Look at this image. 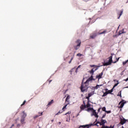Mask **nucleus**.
Returning <instances> with one entry per match:
<instances>
[{"label": "nucleus", "instance_id": "nucleus-1", "mask_svg": "<svg viewBox=\"0 0 128 128\" xmlns=\"http://www.w3.org/2000/svg\"><path fill=\"white\" fill-rule=\"evenodd\" d=\"M96 122H97L96 123ZM106 122V120H104V119H101L100 122L98 121V119H96V121L93 124L80 126L78 128H89L90 126H98V124L100 126H102V128H110V126H104V124Z\"/></svg>", "mask_w": 128, "mask_h": 128}, {"label": "nucleus", "instance_id": "nucleus-2", "mask_svg": "<svg viewBox=\"0 0 128 128\" xmlns=\"http://www.w3.org/2000/svg\"><path fill=\"white\" fill-rule=\"evenodd\" d=\"M88 84H89L86 82H85L84 83V81L82 82L80 86V90L82 92H86V90H88Z\"/></svg>", "mask_w": 128, "mask_h": 128}, {"label": "nucleus", "instance_id": "nucleus-3", "mask_svg": "<svg viewBox=\"0 0 128 128\" xmlns=\"http://www.w3.org/2000/svg\"><path fill=\"white\" fill-rule=\"evenodd\" d=\"M80 44H82V41H80V40H78L76 41L74 45V49L76 50H78L80 48Z\"/></svg>", "mask_w": 128, "mask_h": 128}, {"label": "nucleus", "instance_id": "nucleus-4", "mask_svg": "<svg viewBox=\"0 0 128 128\" xmlns=\"http://www.w3.org/2000/svg\"><path fill=\"white\" fill-rule=\"evenodd\" d=\"M108 58H109V60H108V62H104L103 64L104 66H110V65L112 64V62H112V56H110Z\"/></svg>", "mask_w": 128, "mask_h": 128}, {"label": "nucleus", "instance_id": "nucleus-5", "mask_svg": "<svg viewBox=\"0 0 128 128\" xmlns=\"http://www.w3.org/2000/svg\"><path fill=\"white\" fill-rule=\"evenodd\" d=\"M90 68H93L91 70H94V72H96V70H98V68H100V66H96V65H90Z\"/></svg>", "mask_w": 128, "mask_h": 128}, {"label": "nucleus", "instance_id": "nucleus-6", "mask_svg": "<svg viewBox=\"0 0 128 128\" xmlns=\"http://www.w3.org/2000/svg\"><path fill=\"white\" fill-rule=\"evenodd\" d=\"M124 104H126V102H124V100H122V101H120L119 104H118V105L120 106H118V108H124Z\"/></svg>", "mask_w": 128, "mask_h": 128}, {"label": "nucleus", "instance_id": "nucleus-7", "mask_svg": "<svg viewBox=\"0 0 128 128\" xmlns=\"http://www.w3.org/2000/svg\"><path fill=\"white\" fill-rule=\"evenodd\" d=\"M68 104H67L65 106H64L63 107V108H62V111L60 112V110L56 114V116H58V114H62V112H64V108H66V106H68Z\"/></svg>", "mask_w": 128, "mask_h": 128}, {"label": "nucleus", "instance_id": "nucleus-8", "mask_svg": "<svg viewBox=\"0 0 128 128\" xmlns=\"http://www.w3.org/2000/svg\"><path fill=\"white\" fill-rule=\"evenodd\" d=\"M102 74H104V71H102L98 75H96V78H98V80H100V78H102Z\"/></svg>", "mask_w": 128, "mask_h": 128}, {"label": "nucleus", "instance_id": "nucleus-9", "mask_svg": "<svg viewBox=\"0 0 128 128\" xmlns=\"http://www.w3.org/2000/svg\"><path fill=\"white\" fill-rule=\"evenodd\" d=\"M92 80H94V76H91L86 80V82L89 84L90 82H92Z\"/></svg>", "mask_w": 128, "mask_h": 128}, {"label": "nucleus", "instance_id": "nucleus-10", "mask_svg": "<svg viewBox=\"0 0 128 128\" xmlns=\"http://www.w3.org/2000/svg\"><path fill=\"white\" fill-rule=\"evenodd\" d=\"M106 32H108L106 31V30H104L103 32H102V30H100L98 32V34H106Z\"/></svg>", "mask_w": 128, "mask_h": 128}, {"label": "nucleus", "instance_id": "nucleus-11", "mask_svg": "<svg viewBox=\"0 0 128 128\" xmlns=\"http://www.w3.org/2000/svg\"><path fill=\"white\" fill-rule=\"evenodd\" d=\"M92 115L95 116V118H98V114H96V110L93 109L92 111Z\"/></svg>", "mask_w": 128, "mask_h": 128}, {"label": "nucleus", "instance_id": "nucleus-12", "mask_svg": "<svg viewBox=\"0 0 128 128\" xmlns=\"http://www.w3.org/2000/svg\"><path fill=\"white\" fill-rule=\"evenodd\" d=\"M96 36V34L93 33L90 35V38H94Z\"/></svg>", "mask_w": 128, "mask_h": 128}, {"label": "nucleus", "instance_id": "nucleus-13", "mask_svg": "<svg viewBox=\"0 0 128 128\" xmlns=\"http://www.w3.org/2000/svg\"><path fill=\"white\" fill-rule=\"evenodd\" d=\"M86 108V104H82L80 106V108L82 110H84Z\"/></svg>", "mask_w": 128, "mask_h": 128}, {"label": "nucleus", "instance_id": "nucleus-14", "mask_svg": "<svg viewBox=\"0 0 128 128\" xmlns=\"http://www.w3.org/2000/svg\"><path fill=\"white\" fill-rule=\"evenodd\" d=\"M126 119L124 118L121 119L120 124H121L122 125V124H126Z\"/></svg>", "mask_w": 128, "mask_h": 128}, {"label": "nucleus", "instance_id": "nucleus-15", "mask_svg": "<svg viewBox=\"0 0 128 128\" xmlns=\"http://www.w3.org/2000/svg\"><path fill=\"white\" fill-rule=\"evenodd\" d=\"M70 96H68L65 100L66 102H68V104H70V102L68 101L70 100Z\"/></svg>", "mask_w": 128, "mask_h": 128}, {"label": "nucleus", "instance_id": "nucleus-16", "mask_svg": "<svg viewBox=\"0 0 128 128\" xmlns=\"http://www.w3.org/2000/svg\"><path fill=\"white\" fill-rule=\"evenodd\" d=\"M53 102H54V100H51L50 102H48L47 106H52V104Z\"/></svg>", "mask_w": 128, "mask_h": 128}, {"label": "nucleus", "instance_id": "nucleus-17", "mask_svg": "<svg viewBox=\"0 0 128 128\" xmlns=\"http://www.w3.org/2000/svg\"><path fill=\"white\" fill-rule=\"evenodd\" d=\"M124 32H124V28H123L122 30H120V31L119 32V36H120V34H124Z\"/></svg>", "mask_w": 128, "mask_h": 128}, {"label": "nucleus", "instance_id": "nucleus-18", "mask_svg": "<svg viewBox=\"0 0 128 128\" xmlns=\"http://www.w3.org/2000/svg\"><path fill=\"white\" fill-rule=\"evenodd\" d=\"M102 84H100V85H96L95 87H94V90H98V88H100V86H102Z\"/></svg>", "mask_w": 128, "mask_h": 128}, {"label": "nucleus", "instance_id": "nucleus-19", "mask_svg": "<svg viewBox=\"0 0 128 128\" xmlns=\"http://www.w3.org/2000/svg\"><path fill=\"white\" fill-rule=\"evenodd\" d=\"M122 12H124V9H122L120 10V16L118 18H120V16H122Z\"/></svg>", "mask_w": 128, "mask_h": 128}, {"label": "nucleus", "instance_id": "nucleus-20", "mask_svg": "<svg viewBox=\"0 0 128 128\" xmlns=\"http://www.w3.org/2000/svg\"><path fill=\"white\" fill-rule=\"evenodd\" d=\"M108 92H105L104 93L103 95L102 96L104 98V96H108Z\"/></svg>", "mask_w": 128, "mask_h": 128}, {"label": "nucleus", "instance_id": "nucleus-21", "mask_svg": "<svg viewBox=\"0 0 128 128\" xmlns=\"http://www.w3.org/2000/svg\"><path fill=\"white\" fill-rule=\"evenodd\" d=\"M90 74H92V76H94V70H91L90 71H89Z\"/></svg>", "mask_w": 128, "mask_h": 128}, {"label": "nucleus", "instance_id": "nucleus-22", "mask_svg": "<svg viewBox=\"0 0 128 128\" xmlns=\"http://www.w3.org/2000/svg\"><path fill=\"white\" fill-rule=\"evenodd\" d=\"M112 92H114V88L112 89H111L110 90H108V94H112Z\"/></svg>", "mask_w": 128, "mask_h": 128}, {"label": "nucleus", "instance_id": "nucleus-23", "mask_svg": "<svg viewBox=\"0 0 128 128\" xmlns=\"http://www.w3.org/2000/svg\"><path fill=\"white\" fill-rule=\"evenodd\" d=\"M120 58H116V60L114 62H113V64H116V62H118L120 60Z\"/></svg>", "mask_w": 128, "mask_h": 128}, {"label": "nucleus", "instance_id": "nucleus-24", "mask_svg": "<svg viewBox=\"0 0 128 128\" xmlns=\"http://www.w3.org/2000/svg\"><path fill=\"white\" fill-rule=\"evenodd\" d=\"M74 55L71 58L70 60L69 61L68 64H72V61L74 60Z\"/></svg>", "mask_w": 128, "mask_h": 128}, {"label": "nucleus", "instance_id": "nucleus-25", "mask_svg": "<svg viewBox=\"0 0 128 128\" xmlns=\"http://www.w3.org/2000/svg\"><path fill=\"white\" fill-rule=\"evenodd\" d=\"M118 96H120V98H122V91H120L118 94Z\"/></svg>", "mask_w": 128, "mask_h": 128}, {"label": "nucleus", "instance_id": "nucleus-26", "mask_svg": "<svg viewBox=\"0 0 128 128\" xmlns=\"http://www.w3.org/2000/svg\"><path fill=\"white\" fill-rule=\"evenodd\" d=\"M23 118H24L26 116V114L24 112H23Z\"/></svg>", "mask_w": 128, "mask_h": 128}, {"label": "nucleus", "instance_id": "nucleus-27", "mask_svg": "<svg viewBox=\"0 0 128 128\" xmlns=\"http://www.w3.org/2000/svg\"><path fill=\"white\" fill-rule=\"evenodd\" d=\"M94 95V93L92 92H90L88 94V96H89L90 98V96H92Z\"/></svg>", "mask_w": 128, "mask_h": 128}, {"label": "nucleus", "instance_id": "nucleus-28", "mask_svg": "<svg viewBox=\"0 0 128 128\" xmlns=\"http://www.w3.org/2000/svg\"><path fill=\"white\" fill-rule=\"evenodd\" d=\"M21 124H23L24 122V118H23L20 120Z\"/></svg>", "mask_w": 128, "mask_h": 128}, {"label": "nucleus", "instance_id": "nucleus-29", "mask_svg": "<svg viewBox=\"0 0 128 128\" xmlns=\"http://www.w3.org/2000/svg\"><path fill=\"white\" fill-rule=\"evenodd\" d=\"M26 100H24L23 102V103L21 104V106H24V104H26Z\"/></svg>", "mask_w": 128, "mask_h": 128}, {"label": "nucleus", "instance_id": "nucleus-30", "mask_svg": "<svg viewBox=\"0 0 128 128\" xmlns=\"http://www.w3.org/2000/svg\"><path fill=\"white\" fill-rule=\"evenodd\" d=\"M90 104L88 102L86 105V108H90Z\"/></svg>", "mask_w": 128, "mask_h": 128}, {"label": "nucleus", "instance_id": "nucleus-31", "mask_svg": "<svg viewBox=\"0 0 128 128\" xmlns=\"http://www.w3.org/2000/svg\"><path fill=\"white\" fill-rule=\"evenodd\" d=\"M87 110L88 112H90V110H94V108H88Z\"/></svg>", "mask_w": 128, "mask_h": 128}, {"label": "nucleus", "instance_id": "nucleus-32", "mask_svg": "<svg viewBox=\"0 0 128 128\" xmlns=\"http://www.w3.org/2000/svg\"><path fill=\"white\" fill-rule=\"evenodd\" d=\"M106 114L104 113V114H103L102 116V119L104 118H106Z\"/></svg>", "mask_w": 128, "mask_h": 128}, {"label": "nucleus", "instance_id": "nucleus-33", "mask_svg": "<svg viewBox=\"0 0 128 128\" xmlns=\"http://www.w3.org/2000/svg\"><path fill=\"white\" fill-rule=\"evenodd\" d=\"M102 110L103 111V112H106V107H103L102 108Z\"/></svg>", "mask_w": 128, "mask_h": 128}, {"label": "nucleus", "instance_id": "nucleus-34", "mask_svg": "<svg viewBox=\"0 0 128 128\" xmlns=\"http://www.w3.org/2000/svg\"><path fill=\"white\" fill-rule=\"evenodd\" d=\"M128 60L124 62H122L123 65L124 66V64H128Z\"/></svg>", "mask_w": 128, "mask_h": 128}, {"label": "nucleus", "instance_id": "nucleus-35", "mask_svg": "<svg viewBox=\"0 0 128 128\" xmlns=\"http://www.w3.org/2000/svg\"><path fill=\"white\" fill-rule=\"evenodd\" d=\"M72 114L71 112H68L67 113H66L64 115L66 116V114Z\"/></svg>", "mask_w": 128, "mask_h": 128}, {"label": "nucleus", "instance_id": "nucleus-36", "mask_svg": "<svg viewBox=\"0 0 128 128\" xmlns=\"http://www.w3.org/2000/svg\"><path fill=\"white\" fill-rule=\"evenodd\" d=\"M105 112H106V114H110L112 112V111L110 110H108V111H106Z\"/></svg>", "mask_w": 128, "mask_h": 128}, {"label": "nucleus", "instance_id": "nucleus-37", "mask_svg": "<svg viewBox=\"0 0 128 128\" xmlns=\"http://www.w3.org/2000/svg\"><path fill=\"white\" fill-rule=\"evenodd\" d=\"M38 116H40V115H36L34 116V120H36V118H38Z\"/></svg>", "mask_w": 128, "mask_h": 128}, {"label": "nucleus", "instance_id": "nucleus-38", "mask_svg": "<svg viewBox=\"0 0 128 128\" xmlns=\"http://www.w3.org/2000/svg\"><path fill=\"white\" fill-rule=\"evenodd\" d=\"M77 56H82V54H80V53L78 54Z\"/></svg>", "mask_w": 128, "mask_h": 128}, {"label": "nucleus", "instance_id": "nucleus-39", "mask_svg": "<svg viewBox=\"0 0 128 128\" xmlns=\"http://www.w3.org/2000/svg\"><path fill=\"white\" fill-rule=\"evenodd\" d=\"M118 83H117V84H114V88H116V86H118Z\"/></svg>", "mask_w": 128, "mask_h": 128}, {"label": "nucleus", "instance_id": "nucleus-40", "mask_svg": "<svg viewBox=\"0 0 128 128\" xmlns=\"http://www.w3.org/2000/svg\"><path fill=\"white\" fill-rule=\"evenodd\" d=\"M104 90L106 91V92H108V88H105Z\"/></svg>", "mask_w": 128, "mask_h": 128}, {"label": "nucleus", "instance_id": "nucleus-41", "mask_svg": "<svg viewBox=\"0 0 128 128\" xmlns=\"http://www.w3.org/2000/svg\"><path fill=\"white\" fill-rule=\"evenodd\" d=\"M39 114V116H42V114H43V112H39L38 113Z\"/></svg>", "mask_w": 128, "mask_h": 128}, {"label": "nucleus", "instance_id": "nucleus-42", "mask_svg": "<svg viewBox=\"0 0 128 128\" xmlns=\"http://www.w3.org/2000/svg\"><path fill=\"white\" fill-rule=\"evenodd\" d=\"M101 108H99L98 110V112H100Z\"/></svg>", "mask_w": 128, "mask_h": 128}, {"label": "nucleus", "instance_id": "nucleus-43", "mask_svg": "<svg viewBox=\"0 0 128 128\" xmlns=\"http://www.w3.org/2000/svg\"><path fill=\"white\" fill-rule=\"evenodd\" d=\"M20 124H18L17 128H20Z\"/></svg>", "mask_w": 128, "mask_h": 128}, {"label": "nucleus", "instance_id": "nucleus-44", "mask_svg": "<svg viewBox=\"0 0 128 128\" xmlns=\"http://www.w3.org/2000/svg\"><path fill=\"white\" fill-rule=\"evenodd\" d=\"M90 97H89V96H88L86 97V98L87 100H90Z\"/></svg>", "mask_w": 128, "mask_h": 128}, {"label": "nucleus", "instance_id": "nucleus-45", "mask_svg": "<svg viewBox=\"0 0 128 128\" xmlns=\"http://www.w3.org/2000/svg\"><path fill=\"white\" fill-rule=\"evenodd\" d=\"M14 124H12L11 126V128H14Z\"/></svg>", "mask_w": 128, "mask_h": 128}, {"label": "nucleus", "instance_id": "nucleus-46", "mask_svg": "<svg viewBox=\"0 0 128 128\" xmlns=\"http://www.w3.org/2000/svg\"><path fill=\"white\" fill-rule=\"evenodd\" d=\"M125 80V82H128V78L126 80Z\"/></svg>", "mask_w": 128, "mask_h": 128}, {"label": "nucleus", "instance_id": "nucleus-47", "mask_svg": "<svg viewBox=\"0 0 128 128\" xmlns=\"http://www.w3.org/2000/svg\"><path fill=\"white\" fill-rule=\"evenodd\" d=\"M109 128H114V126H110Z\"/></svg>", "mask_w": 128, "mask_h": 128}, {"label": "nucleus", "instance_id": "nucleus-48", "mask_svg": "<svg viewBox=\"0 0 128 128\" xmlns=\"http://www.w3.org/2000/svg\"><path fill=\"white\" fill-rule=\"evenodd\" d=\"M114 53H112L111 54V56H114Z\"/></svg>", "mask_w": 128, "mask_h": 128}, {"label": "nucleus", "instance_id": "nucleus-49", "mask_svg": "<svg viewBox=\"0 0 128 128\" xmlns=\"http://www.w3.org/2000/svg\"><path fill=\"white\" fill-rule=\"evenodd\" d=\"M54 120H52V122H54Z\"/></svg>", "mask_w": 128, "mask_h": 128}, {"label": "nucleus", "instance_id": "nucleus-50", "mask_svg": "<svg viewBox=\"0 0 128 128\" xmlns=\"http://www.w3.org/2000/svg\"><path fill=\"white\" fill-rule=\"evenodd\" d=\"M84 104H86V103L84 102Z\"/></svg>", "mask_w": 128, "mask_h": 128}, {"label": "nucleus", "instance_id": "nucleus-51", "mask_svg": "<svg viewBox=\"0 0 128 128\" xmlns=\"http://www.w3.org/2000/svg\"><path fill=\"white\" fill-rule=\"evenodd\" d=\"M126 88H128V86H126Z\"/></svg>", "mask_w": 128, "mask_h": 128}, {"label": "nucleus", "instance_id": "nucleus-52", "mask_svg": "<svg viewBox=\"0 0 128 128\" xmlns=\"http://www.w3.org/2000/svg\"><path fill=\"white\" fill-rule=\"evenodd\" d=\"M76 70H78V68H77L76 70Z\"/></svg>", "mask_w": 128, "mask_h": 128}, {"label": "nucleus", "instance_id": "nucleus-53", "mask_svg": "<svg viewBox=\"0 0 128 128\" xmlns=\"http://www.w3.org/2000/svg\"><path fill=\"white\" fill-rule=\"evenodd\" d=\"M84 96V94H82V96Z\"/></svg>", "mask_w": 128, "mask_h": 128}, {"label": "nucleus", "instance_id": "nucleus-54", "mask_svg": "<svg viewBox=\"0 0 128 128\" xmlns=\"http://www.w3.org/2000/svg\"><path fill=\"white\" fill-rule=\"evenodd\" d=\"M122 128H124V126H122Z\"/></svg>", "mask_w": 128, "mask_h": 128}, {"label": "nucleus", "instance_id": "nucleus-55", "mask_svg": "<svg viewBox=\"0 0 128 128\" xmlns=\"http://www.w3.org/2000/svg\"><path fill=\"white\" fill-rule=\"evenodd\" d=\"M80 66H79L78 67H79V68H80Z\"/></svg>", "mask_w": 128, "mask_h": 128}, {"label": "nucleus", "instance_id": "nucleus-56", "mask_svg": "<svg viewBox=\"0 0 128 128\" xmlns=\"http://www.w3.org/2000/svg\"><path fill=\"white\" fill-rule=\"evenodd\" d=\"M50 82H52V80H50Z\"/></svg>", "mask_w": 128, "mask_h": 128}, {"label": "nucleus", "instance_id": "nucleus-57", "mask_svg": "<svg viewBox=\"0 0 128 128\" xmlns=\"http://www.w3.org/2000/svg\"><path fill=\"white\" fill-rule=\"evenodd\" d=\"M116 80H114V82H116Z\"/></svg>", "mask_w": 128, "mask_h": 128}, {"label": "nucleus", "instance_id": "nucleus-58", "mask_svg": "<svg viewBox=\"0 0 128 128\" xmlns=\"http://www.w3.org/2000/svg\"><path fill=\"white\" fill-rule=\"evenodd\" d=\"M120 111H122V109L120 110Z\"/></svg>", "mask_w": 128, "mask_h": 128}, {"label": "nucleus", "instance_id": "nucleus-59", "mask_svg": "<svg viewBox=\"0 0 128 128\" xmlns=\"http://www.w3.org/2000/svg\"><path fill=\"white\" fill-rule=\"evenodd\" d=\"M68 58H70V56H68Z\"/></svg>", "mask_w": 128, "mask_h": 128}, {"label": "nucleus", "instance_id": "nucleus-60", "mask_svg": "<svg viewBox=\"0 0 128 128\" xmlns=\"http://www.w3.org/2000/svg\"><path fill=\"white\" fill-rule=\"evenodd\" d=\"M59 124H60V122Z\"/></svg>", "mask_w": 128, "mask_h": 128}]
</instances>
